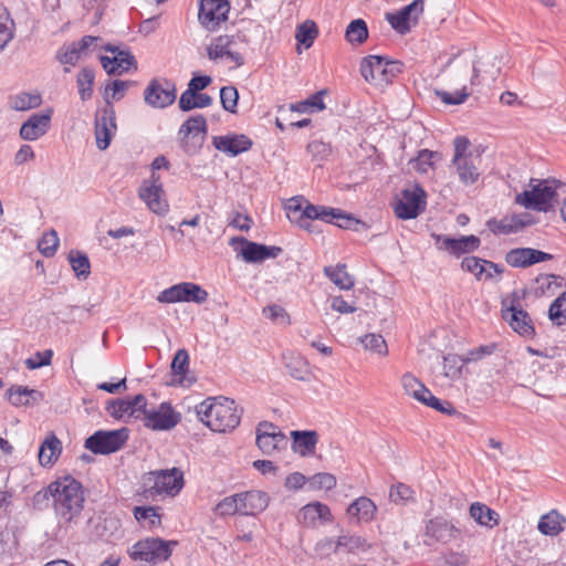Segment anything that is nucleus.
Here are the masks:
<instances>
[{
    "label": "nucleus",
    "instance_id": "1",
    "mask_svg": "<svg viewBox=\"0 0 566 566\" xmlns=\"http://www.w3.org/2000/svg\"><path fill=\"white\" fill-rule=\"evenodd\" d=\"M59 490L55 491L53 510L61 527L78 524L84 510L85 496L83 485L72 475L56 479Z\"/></svg>",
    "mask_w": 566,
    "mask_h": 566
},
{
    "label": "nucleus",
    "instance_id": "2",
    "mask_svg": "<svg viewBox=\"0 0 566 566\" xmlns=\"http://www.w3.org/2000/svg\"><path fill=\"white\" fill-rule=\"evenodd\" d=\"M197 416L208 428L216 432L234 430L241 421L243 409L233 399L210 397L196 407Z\"/></svg>",
    "mask_w": 566,
    "mask_h": 566
},
{
    "label": "nucleus",
    "instance_id": "3",
    "mask_svg": "<svg viewBox=\"0 0 566 566\" xmlns=\"http://www.w3.org/2000/svg\"><path fill=\"white\" fill-rule=\"evenodd\" d=\"M184 484V472L178 468L150 471L143 476L140 495L151 501L164 494L175 496Z\"/></svg>",
    "mask_w": 566,
    "mask_h": 566
},
{
    "label": "nucleus",
    "instance_id": "4",
    "mask_svg": "<svg viewBox=\"0 0 566 566\" xmlns=\"http://www.w3.org/2000/svg\"><path fill=\"white\" fill-rule=\"evenodd\" d=\"M176 545V541H167L158 536H148L129 546L127 548V555L134 562H145L156 565L167 562L171 557L172 549Z\"/></svg>",
    "mask_w": 566,
    "mask_h": 566
},
{
    "label": "nucleus",
    "instance_id": "5",
    "mask_svg": "<svg viewBox=\"0 0 566 566\" xmlns=\"http://www.w3.org/2000/svg\"><path fill=\"white\" fill-rule=\"evenodd\" d=\"M401 71V63L388 61L379 55H368L361 60V76L369 83L388 84Z\"/></svg>",
    "mask_w": 566,
    "mask_h": 566
},
{
    "label": "nucleus",
    "instance_id": "6",
    "mask_svg": "<svg viewBox=\"0 0 566 566\" xmlns=\"http://www.w3.org/2000/svg\"><path fill=\"white\" fill-rule=\"evenodd\" d=\"M128 429L98 430L90 436L84 447L94 454H111L120 450L128 440Z\"/></svg>",
    "mask_w": 566,
    "mask_h": 566
},
{
    "label": "nucleus",
    "instance_id": "7",
    "mask_svg": "<svg viewBox=\"0 0 566 566\" xmlns=\"http://www.w3.org/2000/svg\"><path fill=\"white\" fill-rule=\"evenodd\" d=\"M426 198L427 193L419 184H416L412 189H403L401 198L395 203V214L402 220L417 218L426 210Z\"/></svg>",
    "mask_w": 566,
    "mask_h": 566
},
{
    "label": "nucleus",
    "instance_id": "8",
    "mask_svg": "<svg viewBox=\"0 0 566 566\" xmlns=\"http://www.w3.org/2000/svg\"><path fill=\"white\" fill-rule=\"evenodd\" d=\"M198 2L200 25L209 32L219 30L221 23L228 20L230 2L228 0H198Z\"/></svg>",
    "mask_w": 566,
    "mask_h": 566
},
{
    "label": "nucleus",
    "instance_id": "9",
    "mask_svg": "<svg viewBox=\"0 0 566 566\" xmlns=\"http://www.w3.org/2000/svg\"><path fill=\"white\" fill-rule=\"evenodd\" d=\"M453 164L457 167L459 179L464 185H472L478 181L480 172L478 164L480 163V153L473 154L469 149L471 144H454Z\"/></svg>",
    "mask_w": 566,
    "mask_h": 566
},
{
    "label": "nucleus",
    "instance_id": "10",
    "mask_svg": "<svg viewBox=\"0 0 566 566\" xmlns=\"http://www.w3.org/2000/svg\"><path fill=\"white\" fill-rule=\"evenodd\" d=\"M208 300V292L192 282H182L165 289L157 296L160 303L193 302L202 304Z\"/></svg>",
    "mask_w": 566,
    "mask_h": 566
},
{
    "label": "nucleus",
    "instance_id": "11",
    "mask_svg": "<svg viewBox=\"0 0 566 566\" xmlns=\"http://www.w3.org/2000/svg\"><path fill=\"white\" fill-rule=\"evenodd\" d=\"M556 196L557 192L555 188L549 186L547 181H542L534 186L532 190H525L518 193L515 198V202L524 206L526 209L547 212L552 209V201Z\"/></svg>",
    "mask_w": 566,
    "mask_h": 566
},
{
    "label": "nucleus",
    "instance_id": "12",
    "mask_svg": "<svg viewBox=\"0 0 566 566\" xmlns=\"http://www.w3.org/2000/svg\"><path fill=\"white\" fill-rule=\"evenodd\" d=\"M237 243L241 245L239 254L248 263H258L266 259H274L283 252L281 247L252 242L243 237H234L231 239V245Z\"/></svg>",
    "mask_w": 566,
    "mask_h": 566
},
{
    "label": "nucleus",
    "instance_id": "13",
    "mask_svg": "<svg viewBox=\"0 0 566 566\" xmlns=\"http://www.w3.org/2000/svg\"><path fill=\"white\" fill-rule=\"evenodd\" d=\"M255 443L264 454H271L286 447V436L272 422L261 421L256 427Z\"/></svg>",
    "mask_w": 566,
    "mask_h": 566
},
{
    "label": "nucleus",
    "instance_id": "14",
    "mask_svg": "<svg viewBox=\"0 0 566 566\" xmlns=\"http://www.w3.org/2000/svg\"><path fill=\"white\" fill-rule=\"evenodd\" d=\"M422 12L423 1L413 0L411 3L398 11L387 13L386 19L396 32L399 34H406L418 23L419 17Z\"/></svg>",
    "mask_w": 566,
    "mask_h": 566
},
{
    "label": "nucleus",
    "instance_id": "15",
    "mask_svg": "<svg viewBox=\"0 0 566 566\" xmlns=\"http://www.w3.org/2000/svg\"><path fill=\"white\" fill-rule=\"evenodd\" d=\"M503 318L509 323L514 332L523 337H534L535 327L530 314L521 306L517 296H513L510 306L503 311Z\"/></svg>",
    "mask_w": 566,
    "mask_h": 566
},
{
    "label": "nucleus",
    "instance_id": "16",
    "mask_svg": "<svg viewBox=\"0 0 566 566\" xmlns=\"http://www.w3.org/2000/svg\"><path fill=\"white\" fill-rule=\"evenodd\" d=\"M144 426L155 431H166L176 427L181 415L174 410L169 402L160 403L158 409L147 410L143 417Z\"/></svg>",
    "mask_w": 566,
    "mask_h": 566
},
{
    "label": "nucleus",
    "instance_id": "17",
    "mask_svg": "<svg viewBox=\"0 0 566 566\" xmlns=\"http://www.w3.org/2000/svg\"><path fill=\"white\" fill-rule=\"evenodd\" d=\"M145 102L155 108H165L176 99V86L167 80H153L144 92Z\"/></svg>",
    "mask_w": 566,
    "mask_h": 566
},
{
    "label": "nucleus",
    "instance_id": "18",
    "mask_svg": "<svg viewBox=\"0 0 566 566\" xmlns=\"http://www.w3.org/2000/svg\"><path fill=\"white\" fill-rule=\"evenodd\" d=\"M459 534V528L449 523L444 517L438 516L429 520L426 524L424 544L431 545L433 542L446 544L455 539Z\"/></svg>",
    "mask_w": 566,
    "mask_h": 566
},
{
    "label": "nucleus",
    "instance_id": "19",
    "mask_svg": "<svg viewBox=\"0 0 566 566\" xmlns=\"http://www.w3.org/2000/svg\"><path fill=\"white\" fill-rule=\"evenodd\" d=\"M553 259V254L533 248H515L505 254V262L509 265L521 269Z\"/></svg>",
    "mask_w": 566,
    "mask_h": 566
},
{
    "label": "nucleus",
    "instance_id": "20",
    "mask_svg": "<svg viewBox=\"0 0 566 566\" xmlns=\"http://www.w3.org/2000/svg\"><path fill=\"white\" fill-rule=\"evenodd\" d=\"M432 238L440 250H446L453 255L470 253L479 249L481 241L476 235H463L458 239L432 233Z\"/></svg>",
    "mask_w": 566,
    "mask_h": 566
},
{
    "label": "nucleus",
    "instance_id": "21",
    "mask_svg": "<svg viewBox=\"0 0 566 566\" xmlns=\"http://www.w3.org/2000/svg\"><path fill=\"white\" fill-rule=\"evenodd\" d=\"M105 50L113 54V56L101 57L102 65L108 74H122L132 67L137 69L136 60L129 51L109 44Z\"/></svg>",
    "mask_w": 566,
    "mask_h": 566
},
{
    "label": "nucleus",
    "instance_id": "22",
    "mask_svg": "<svg viewBox=\"0 0 566 566\" xmlns=\"http://www.w3.org/2000/svg\"><path fill=\"white\" fill-rule=\"evenodd\" d=\"M461 269L464 272L472 273L474 277L479 281H488L493 279V274L489 272V269H493L495 274L499 275H501L504 272L502 265L474 255L463 258V260L461 261Z\"/></svg>",
    "mask_w": 566,
    "mask_h": 566
},
{
    "label": "nucleus",
    "instance_id": "23",
    "mask_svg": "<svg viewBox=\"0 0 566 566\" xmlns=\"http://www.w3.org/2000/svg\"><path fill=\"white\" fill-rule=\"evenodd\" d=\"M297 521L304 526L314 527L318 521L323 523L332 522L333 515L326 504L312 502L298 511Z\"/></svg>",
    "mask_w": 566,
    "mask_h": 566
},
{
    "label": "nucleus",
    "instance_id": "24",
    "mask_svg": "<svg viewBox=\"0 0 566 566\" xmlns=\"http://www.w3.org/2000/svg\"><path fill=\"white\" fill-rule=\"evenodd\" d=\"M138 196L154 213L164 216L168 212L169 205L165 198L164 188L140 185Z\"/></svg>",
    "mask_w": 566,
    "mask_h": 566
},
{
    "label": "nucleus",
    "instance_id": "25",
    "mask_svg": "<svg viewBox=\"0 0 566 566\" xmlns=\"http://www.w3.org/2000/svg\"><path fill=\"white\" fill-rule=\"evenodd\" d=\"M237 496L240 497L241 515H256L268 507L270 501L268 493L259 490L237 493Z\"/></svg>",
    "mask_w": 566,
    "mask_h": 566
},
{
    "label": "nucleus",
    "instance_id": "26",
    "mask_svg": "<svg viewBox=\"0 0 566 566\" xmlns=\"http://www.w3.org/2000/svg\"><path fill=\"white\" fill-rule=\"evenodd\" d=\"M51 112L33 114L20 128V136L25 140H35L49 129Z\"/></svg>",
    "mask_w": 566,
    "mask_h": 566
},
{
    "label": "nucleus",
    "instance_id": "27",
    "mask_svg": "<svg viewBox=\"0 0 566 566\" xmlns=\"http://www.w3.org/2000/svg\"><path fill=\"white\" fill-rule=\"evenodd\" d=\"M292 449L298 452L301 455H311L315 452L316 444L318 442V433L314 430L298 431L294 430L291 432Z\"/></svg>",
    "mask_w": 566,
    "mask_h": 566
},
{
    "label": "nucleus",
    "instance_id": "28",
    "mask_svg": "<svg viewBox=\"0 0 566 566\" xmlns=\"http://www.w3.org/2000/svg\"><path fill=\"white\" fill-rule=\"evenodd\" d=\"M62 452L61 440L51 432L41 443L39 449V462L42 467L53 465Z\"/></svg>",
    "mask_w": 566,
    "mask_h": 566
},
{
    "label": "nucleus",
    "instance_id": "29",
    "mask_svg": "<svg viewBox=\"0 0 566 566\" xmlns=\"http://www.w3.org/2000/svg\"><path fill=\"white\" fill-rule=\"evenodd\" d=\"M332 207L312 205L306 201L305 207L302 210V213L297 217V223L301 228L311 230V221L321 220L328 221L329 214H332Z\"/></svg>",
    "mask_w": 566,
    "mask_h": 566
},
{
    "label": "nucleus",
    "instance_id": "30",
    "mask_svg": "<svg viewBox=\"0 0 566 566\" xmlns=\"http://www.w3.org/2000/svg\"><path fill=\"white\" fill-rule=\"evenodd\" d=\"M180 138L205 139L207 135V122L202 115L188 118L179 128Z\"/></svg>",
    "mask_w": 566,
    "mask_h": 566
},
{
    "label": "nucleus",
    "instance_id": "31",
    "mask_svg": "<svg viewBox=\"0 0 566 566\" xmlns=\"http://www.w3.org/2000/svg\"><path fill=\"white\" fill-rule=\"evenodd\" d=\"M564 522L566 518L556 510H552L539 518L537 528L543 535L556 536L564 531Z\"/></svg>",
    "mask_w": 566,
    "mask_h": 566
},
{
    "label": "nucleus",
    "instance_id": "32",
    "mask_svg": "<svg viewBox=\"0 0 566 566\" xmlns=\"http://www.w3.org/2000/svg\"><path fill=\"white\" fill-rule=\"evenodd\" d=\"M376 510L377 507L370 499L360 496L348 506L347 514L358 521L368 522L373 520Z\"/></svg>",
    "mask_w": 566,
    "mask_h": 566
},
{
    "label": "nucleus",
    "instance_id": "33",
    "mask_svg": "<svg viewBox=\"0 0 566 566\" xmlns=\"http://www.w3.org/2000/svg\"><path fill=\"white\" fill-rule=\"evenodd\" d=\"M159 511V506H135L133 514L145 528L153 530L161 524Z\"/></svg>",
    "mask_w": 566,
    "mask_h": 566
},
{
    "label": "nucleus",
    "instance_id": "34",
    "mask_svg": "<svg viewBox=\"0 0 566 566\" xmlns=\"http://www.w3.org/2000/svg\"><path fill=\"white\" fill-rule=\"evenodd\" d=\"M233 43V35L223 34L213 38L210 44L207 46V55L209 60L218 61L223 59L231 50Z\"/></svg>",
    "mask_w": 566,
    "mask_h": 566
},
{
    "label": "nucleus",
    "instance_id": "35",
    "mask_svg": "<svg viewBox=\"0 0 566 566\" xmlns=\"http://www.w3.org/2000/svg\"><path fill=\"white\" fill-rule=\"evenodd\" d=\"M69 263L78 280H86L91 274V262L85 252L71 250L67 255Z\"/></svg>",
    "mask_w": 566,
    "mask_h": 566
},
{
    "label": "nucleus",
    "instance_id": "36",
    "mask_svg": "<svg viewBox=\"0 0 566 566\" xmlns=\"http://www.w3.org/2000/svg\"><path fill=\"white\" fill-rule=\"evenodd\" d=\"M59 490V483L56 480L51 482L48 486L39 490L31 500V505L36 511H44L54 505L55 491Z\"/></svg>",
    "mask_w": 566,
    "mask_h": 566
},
{
    "label": "nucleus",
    "instance_id": "37",
    "mask_svg": "<svg viewBox=\"0 0 566 566\" xmlns=\"http://www.w3.org/2000/svg\"><path fill=\"white\" fill-rule=\"evenodd\" d=\"M324 273L336 286L342 290H350L354 286V280L347 273L345 264L325 266Z\"/></svg>",
    "mask_w": 566,
    "mask_h": 566
},
{
    "label": "nucleus",
    "instance_id": "38",
    "mask_svg": "<svg viewBox=\"0 0 566 566\" xmlns=\"http://www.w3.org/2000/svg\"><path fill=\"white\" fill-rule=\"evenodd\" d=\"M42 103L41 95L36 92L28 93L21 92L15 96L11 97L10 106L14 111H29L40 106Z\"/></svg>",
    "mask_w": 566,
    "mask_h": 566
},
{
    "label": "nucleus",
    "instance_id": "39",
    "mask_svg": "<svg viewBox=\"0 0 566 566\" xmlns=\"http://www.w3.org/2000/svg\"><path fill=\"white\" fill-rule=\"evenodd\" d=\"M332 211L333 213L329 214L326 223L335 224L338 228L348 230H358V226H365L364 222L338 208H332Z\"/></svg>",
    "mask_w": 566,
    "mask_h": 566
},
{
    "label": "nucleus",
    "instance_id": "40",
    "mask_svg": "<svg viewBox=\"0 0 566 566\" xmlns=\"http://www.w3.org/2000/svg\"><path fill=\"white\" fill-rule=\"evenodd\" d=\"M318 35V28L313 20H306L296 28L295 39L306 49L311 48Z\"/></svg>",
    "mask_w": 566,
    "mask_h": 566
},
{
    "label": "nucleus",
    "instance_id": "41",
    "mask_svg": "<svg viewBox=\"0 0 566 566\" xmlns=\"http://www.w3.org/2000/svg\"><path fill=\"white\" fill-rule=\"evenodd\" d=\"M370 546L366 539L357 535H340L336 542V551L345 549L348 553H355L357 551H367Z\"/></svg>",
    "mask_w": 566,
    "mask_h": 566
},
{
    "label": "nucleus",
    "instance_id": "42",
    "mask_svg": "<svg viewBox=\"0 0 566 566\" xmlns=\"http://www.w3.org/2000/svg\"><path fill=\"white\" fill-rule=\"evenodd\" d=\"M94 78V71L90 67H84L78 73L76 82L82 101H87L92 97Z\"/></svg>",
    "mask_w": 566,
    "mask_h": 566
},
{
    "label": "nucleus",
    "instance_id": "43",
    "mask_svg": "<svg viewBox=\"0 0 566 566\" xmlns=\"http://www.w3.org/2000/svg\"><path fill=\"white\" fill-rule=\"evenodd\" d=\"M280 117H276L275 124L281 129L284 130L283 120L290 119L293 113H314L310 107V104L304 99L298 103H292L289 106H281L279 108Z\"/></svg>",
    "mask_w": 566,
    "mask_h": 566
},
{
    "label": "nucleus",
    "instance_id": "44",
    "mask_svg": "<svg viewBox=\"0 0 566 566\" xmlns=\"http://www.w3.org/2000/svg\"><path fill=\"white\" fill-rule=\"evenodd\" d=\"M548 318L556 326L566 324V292L553 301L548 308Z\"/></svg>",
    "mask_w": 566,
    "mask_h": 566
},
{
    "label": "nucleus",
    "instance_id": "45",
    "mask_svg": "<svg viewBox=\"0 0 566 566\" xmlns=\"http://www.w3.org/2000/svg\"><path fill=\"white\" fill-rule=\"evenodd\" d=\"M14 23L6 9L0 8V52L13 39Z\"/></svg>",
    "mask_w": 566,
    "mask_h": 566
},
{
    "label": "nucleus",
    "instance_id": "46",
    "mask_svg": "<svg viewBox=\"0 0 566 566\" xmlns=\"http://www.w3.org/2000/svg\"><path fill=\"white\" fill-rule=\"evenodd\" d=\"M214 513L219 516L241 514L240 497L237 496V493L226 496L216 505Z\"/></svg>",
    "mask_w": 566,
    "mask_h": 566
},
{
    "label": "nucleus",
    "instance_id": "47",
    "mask_svg": "<svg viewBox=\"0 0 566 566\" xmlns=\"http://www.w3.org/2000/svg\"><path fill=\"white\" fill-rule=\"evenodd\" d=\"M368 38L367 24L361 19L352 21L346 29V39L350 43H363Z\"/></svg>",
    "mask_w": 566,
    "mask_h": 566
},
{
    "label": "nucleus",
    "instance_id": "48",
    "mask_svg": "<svg viewBox=\"0 0 566 566\" xmlns=\"http://www.w3.org/2000/svg\"><path fill=\"white\" fill-rule=\"evenodd\" d=\"M513 220L512 214L505 216L502 219L492 218L486 221V227L494 234L516 233Z\"/></svg>",
    "mask_w": 566,
    "mask_h": 566
},
{
    "label": "nucleus",
    "instance_id": "49",
    "mask_svg": "<svg viewBox=\"0 0 566 566\" xmlns=\"http://www.w3.org/2000/svg\"><path fill=\"white\" fill-rule=\"evenodd\" d=\"M116 130L112 119L103 116L95 122V142H111Z\"/></svg>",
    "mask_w": 566,
    "mask_h": 566
},
{
    "label": "nucleus",
    "instance_id": "50",
    "mask_svg": "<svg viewBox=\"0 0 566 566\" xmlns=\"http://www.w3.org/2000/svg\"><path fill=\"white\" fill-rule=\"evenodd\" d=\"M59 237L55 230L45 232L38 243L39 251L45 256L51 258L55 254L59 247Z\"/></svg>",
    "mask_w": 566,
    "mask_h": 566
},
{
    "label": "nucleus",
    "instance_id": "51",
    "mask_svg": "<svg viewBox=\"0 0 566 566\" xmlns=\"http://www.w3.org/2000/svg\"><path fill=\"white\" fill-rule=\"evenodd\" d=\"M336 478L327 472H319L308 479V486L311 490H326L329 491L336 486Z\"/></svg>",
    "mask_w": 566,
    "mask_h": 566
},
{
    "label": "nucleus",
    "instance_id": "52",
    "mask_svg": "<svg viewBox=\"0 0 566 566\" xmlns=\"http://www.w3.org/2000/svg\"><path fill=\"white\" fill-rule=\"evenodd\" d=\"M130 85V82L128 81H120V80H115L111 83H108L105 87V95H104V99L107 104H111L112 101H119L124 97L125 95V92L127 91V88L129 87Z\"/></svg>",
    "mask_w": 566,
    "mask_h": 566
},
{
    "label": "nucleus",
    "instance_id": "53",
    "mask_svg": "<svg viewBox=\"0 0 566 566\" xmlns=\"http://www.w3.org/2000/svg\"><path fill=\"white\" fill-rule=\"evenodd\" d=\"M82 52L80 46L73 42L61 48L56 57L62 64L75 65L80 61Z\"/></svg>",
    "mask_w": 566,
    "mask_h": 566
},
{
    "label": "nucleus",
    "instance_id": "54",
    "mask_svg": "<svg viewBox=\"0 0 566 566\" xmlns=\"http://www.w3.org/2000/svg\"><path fill=\"white\" fill-rule=\"evenodd\" d=\"M36 391L33 389H29L28 387L17 386L11 387L8 390V399L11 405L19 407V406H27L29 405V398L34 395Z\"/></svg>",
    "mask_w": 566,
    "mask_h": 566
},
{
    "label": "nucleus",
    "instance_id": "55",
    "mask_svg": "<svg viewBox=\"0 0 566 566\" xmlns=\"http://www.w3.org/2000/svg\"><path fill=\"white\" fill-rule=\"evenodd\" d=\"M286 368L290 376L297 380H306L308 378V365L301 357L291 358V360L286 363Z\"/></svg>",
    "mask_w": 566,
    "mask_h": 566
},
{
    "label": "nucleus",
    "instance_id": "56",
    "mask_svg": "<svg viewBox=\"0 0 566 566\" xmlns=\"http://www.w3.org/2000/svg\"><path fill=\"white\" fill-rule=\"evenodd\" d=\"M222 107L230 113L237 112L239 94L234 86H224L220 90Z\"/></svg>",
    "mask_w": 566,
    "mask_h": 566
},
{
    "label": "nucleus",
    "instance_id": "57",
    "mask_svg": "<svg viewBox=\"0 0 566 566\" xmlns=\"http://www.w3.org/2000/svg\"><path fill=\"white\" fill-rule=\"evenodd\" d=\"M434 93L444 104L448 105L462 104L470 95V93L467 91V86H462L461 90L455 91L454 93H449L441 90H436Z\"/></svg>",
    "mask_w": 566,
    "mask_h": 566
},
{
    "label": "nucleus",
    "instance_id": "58",
    "mask_svg": "<svg viewBox=\"0 0 566 566\" xmlns=\"http://www.w3.org/2000/svg\"><path fill=\"white\" fill-rule=\"evenodd\" d=\"M105 409L114 419H123L125 416L129 417L130 407L125 398L109 400Z\"/></svg>",
    "mask_w": 566,
    "mask_h": 566
},
{
    "label": "nucleus",
    "instance_id": "59",
    "mask_svg": "<svg viewBox=\"0 0 566 566\" xmlns=\"http://www.w3.org/2000/svg\"><path fill=\"white\" fill-rule=\"evenodd\" d=\"M496 349L495 344L481 345L476 348L469 350L465 355L461 357V363L463 365L469 364L471 361H478L485 356L492 355Z\"/></svg>",
    "mask_w": 566,
    "mask_h": 566
},
{
    "label": "nucleus",
    "instance_id": "60",
    "mask_svg": "<svg viewBox=\"0 0 566 566\" xmlns=\"http://www.w3.org/2000/svg\"><path fill=\"white\" fill-rule=\"evenodd\" d=\"M494 514V511L481 503H473L470 507L471 517L481 525H488Z\"/></svg>",
    "mask_w": 566,
    "mask_h": 566
},
{
    "label": "nucleus",
    "instance_id": "61",
    "mask_svg": "<svg viewBox=\"0 0 566 566\" xmlns=\"http://www.w3.org/2000/svg\"><path fill=\"white\" fill-rule=\"evenodd\" d=\"M189 367V354L186 349H179L171 361V370L176 376L185 377Z\"/></svg>",
    "mask_w": 566,
    "mask_h": 566
},
{
    "label": "nucleus",
    "instance_id": "62",
    "mask_svg": "<svg viewBox=\"0 0 566 566\" xmlns=\"http://www.w3.org/2000/svg\"><path fill=\"white\" fill-rule=\"evenodd\" d=\"M125 400L129 403V417L139 419L140 416H145L147 412V399L143 394H138L133 398H125Z\"/></svg>",
    "mask_w": 566,
    "mask_h": 566
},
{
    "label": "nucleus",
    "instance_id": "63",
    "mask_svg": "<svg viewBox=\"0 0 566 566\" xmlns=\"http://www.w3.org/2000/svg\"><path fill=\"white\" fill-rule=\"evenodd\" d=\"M361 343L366 349L371 352L384 355L388 353L385 338L381 335L368 334L361 339Z\"/></svg>",
    "mask_w": 566,
    "mask_h": 566
},
{
    "label": "nucleus",
    "instance_id": "64",
    "mask_svg": "<svg viewBox=\"0 0 566 566\" xmlns=\"http://www.w3.org/2000/svg\"><path fill=\"white\" fill-rule=\"evenodd\" d=\"M53 352L45 349L43 352H36L33 357L25 360V366L33 370L51 364Z\"/></svg>",
    "mask_w": 566,
    "mask_h": 566
}]
</instances>
